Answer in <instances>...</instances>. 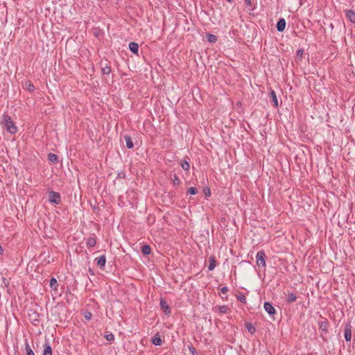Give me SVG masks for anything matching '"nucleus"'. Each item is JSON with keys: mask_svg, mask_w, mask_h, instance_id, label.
Segmentation results:
<instances>
[{"mask_svg": "<svg viewBox=\"0 0 355 355\" xmlns=\"http://www.w3.org/2000/svg\"><path fill=\"white\" fill-rule=\"evenodd\" d=\"M1 125H3L10 134H15L17 132V128L11 120V118L8 115H3L1 121Z\"/></svg>", "mask_w": 355, "mask_h": 355, "instance_id": "nucleus-1", "label": "nucleus"}, {"mask_svg": "<svg viewBox=\"0 0 355 355\" xmlns=\"http://www.w3.org/2000/svg\"><path fill=\"white\" fill-rule=\"evenodd\" d=\"M49 200L51 203L59 204L61 201V197L59 193L50 191L48 193Z\"/></svg>", "mask_w": 355, "mask_h": 355, "instance_id": "nucleus-2", "label": "nucleus"}, {"mask_svg": "<svg viewBox=\"0 0 355 355\" xmlns=\"http://www.w3.org/2000/svg\"><path fill=\"white\" fill-rule=\"evenodd\" d=\"M265 257H266V255L263 251H259L257 253V255H256L257 264L259 267L265 266V265H266Z\"/></svg>", "mask_w": 355, "mask_h": 355, "instance_id": "nucleus-3", "label": "nucleus"}, {"mask_svg": "<svg viewBox=\"0 0 355 355\" xmlns=\"http://www.w3.org/2000/svg\"><path fill=\"white\" fill-rule=\"evenodd\" d=\"M263 308L265 311L270 315H274L276 312L275 308L270 302H265L263 304Z\"/></svg>", "mask_w": 355, "mask_h": 355, "instance_id": "nucleus-4", "label": "nucleus"}, {"mask_svg": "<svg viewBox=\"0 0 355 355\" xmlns=\"http://www.w3.org/2000/svg\"><path fill=\"white\" fill-rule=\"evenodd\" d=\"M346 17L353 24H355V12L352 10L345 11Z\"/></svg>", "mask_w": 355, "mask_h": 355, "instance_id": "nucleus-5", "label": "nucleus"}, {"mask_svg": "<svg viewBox=\"0 0 355 355\" xmlns=\"http://www.w3.org/2000/svg\"><path fill=\"white\" fill-rule=\"evenodd\" d=\"M286 27V21L284 19H280L277 24V29L279 32H282Z\"/></svg>", "mask_w": 355, "mask_h": 355, "instance_id": "nucleus-6", "label": "nucleus"}, {"mask_svg": "<svg viewBox=\"0 0 355 355\" xmlns=\"http://www.w3.org/2000/svg\"><path fill=\"white\" fill-rule=\"evenodd\" d=\"M270 101L275 107L278 106V100L275 91L271 90L270 92Z\"/></svg>", "mask_w": 355, "mask_h": 355, "instance_id": "nucleus-7", "label": "nucleus"}, {"mask_svg": "<svg viewBox=\"0 0 355 355\" xmlns=\"http://www.w3.org/2000/svg\"><path fill=\"white\" fill-rule=\"evenodd\" d=\"M214 309L219 313H225L227 312L228 307L227 306H216Z\"/></svg>", "mask_w": 355, "mask_h": 355, "instance_id": "nucleus-8", "label": "nucleus"}, {"mask_svg": "<svg viewBox=\"0 0 355 355\" xmlns=\"http://www.w3.org/2000/svg\"><path fill=\"white\" fill-rule=\"evenodd\" d=\"M286 295H287L286 302L288 303H292L297 300V297L293 293L288 291Z\"/></svg>", "mask_w": 355, "mask_h": 355, "instance_id": "nucleus-9", "label": "nucleus"}, {"mask_svg": "<svg viewBox=\"0 0 355 355\" xmlns=\"http://www.w3.org/2000/svg\"><path fill=\"white\" fill-rule=\"evenodd\" d=\"M129 49L132 53L137 54L139 51V45L135 42H130L129 44Z\"/></svg>", "mask_w": 355, "mask_h": 355, "instance_id": "nucleus-10", "label": "nucleus"}, {"mask_svg": "<svg viewBox=\"0 0 355 355\" xmlns=\"http://www.w3.org/2000/svg\"><path fill=\"white\" fill-rule=\"evenodd\" d=\"M43 355H52L51 347L48 344L44 345Z\"/></svg>", "mask_w": 355, "mask_h": 355, "instance_id": "nucleus-11", "label": "nucleus"}, {"mask_svg": "<svg viewBox=\"0 0 355 355\" xmlns=\"http://www.w3.org/2000/svg\"><path fill=\"white\" fill-rule=\"evenodd\" d=\"M124 138H125L127 148H132L134 145H133V142L131 139V137L130 136H125Z\"/></svg>", "mask_w": 355, "mask_h": 355, "instance_id": "nucleus-12", "label": "nucleus"}, {"mask_svg": "<svg viewBox=\"0 0 355 355\" xmlns=\"http://www.w3.org/2000/svg\"><path fill=\"white\" fill-rule=\"evenodd\" d=\"M352 338V331L349 328H346L345 329V338L346 341H350Z\"/></svg>", "mask_w": 355, "mask_h": 355, "instance_id": "nucleus-13", "label": "nucleus"}, {"mask_svg": "<svg viewBox=\"0 0 355 355\" xmlns=\"http://www.w3.org/2000/svg\"><path fill=\"white\" fill-rule=\"evenodd\" d=\"M105 262H106L105 257V256H101V257H100L98 258V261H97V264L101 268H102V267H104V266L105 264Z\"/></svg>", "mask_w": 355, "mask_h": 355, "instance_id": "nucleus-14", "label": "nucleus"}, {"mask_svg": "<svg viewBox=\"0 0 355 355\" xmlns=\"http://www.w3.org/2000/svg\"><path fill=\"white\" fill-rule=\"evenodd\" d=\"M142 253L145 255H148L150 253L151 249L150 247L148 245H145L141 248Z\"/></svg>", "mask_w": 355, "mask_h": 355, "instance_id": "nucleus-15", "label": "nucleus"}, {"mask_svg": "<svg viewBox=\"0 0 355 355\" xmlns=\"http://www.w3.org/2000/svg\"><path fill=\"white\" fill-rule=\"evenodd\" d=\"M209 261H210V263H209V270H213L215 268L216 266L214 257H209Z\"/></svg>", "mask_w": 355, "mask_h": 355, "instance_id": "nucleus-16", "label": "nucleus"}, {"mask_svg": "<svg viewBox=\"0 0 355 355\" xmlns=\"http://www.w3.org/2000/svg\"><path fill=\"white\" fill-rule=\"evenodd\" d=\"M160 305L162 309L165 311V313L170 311L169 306H168L167 303L165 301L162 300L160 302Z\"/></svg>", "mask_w": 355, "mask_h": 355, "instance_id": "nucleus-17", "label": "nucleus"}, {"mask_svg": "<svg viewBox=\"0 0 355 355\" xmlns=\"http://www.w3.org/2000/svg\"><path fill=\"white\" fill-rule=\"evenodd\" d=\"M207 39L209 42H212V43L216 42L217 40L216 37L214 35L211 34V33H209L207 35Z\"/></svg>", "mask_w": 355, "mask_h": 355, "instance_id": "nucleus-18", "label": "nucleus"}, {"mask_svg": "<svg viewBox=\"0 0 355 355\" xmlns=\"http://www.w3.org/2000/svg\"><path fill=\"white\" fill-rule=\"evenodd\" d=\"M96 244V239L94 238H89L87 241V245L88 247H94Z\"/></svg>", "mask_w": 355, "mask_h": 355, "instance_id": "nucleus-19", "label": "nucleus"}, {"mask_svg": "<svg viewBox=\"0 0 355 355\" xmlns=\"http://www.w3.org/2000/svg\"><path fill=\"white\" fill-rule=\"evenodd\" d=\"M245 326H246V328H247L248 331L250 334H253L255 332L256 329H255V327L252 324L248 323V324H246Z\"/></svg>", "mask_w": 355, "mask_h": 355, "instance_id": "nucleus-20", "label": "nucleus"}, {"mask_svg": "<svg viewBox=\"0 0 355 355\" xmlns=\"http://www.w3.org/2000/svg\"><path fill=\"white\" fill-rule=\"evenodd\" d=\"M153 343L155 345L159 346L162 345V340L160 337L156 336L153 339Z\"/></svg>", "mask_w": 355, "mask_h": 355, "instance_id": "nucleus-21", "label": "nucleus"}, {"mask_svg": "<svg viewBox=\"0 0 355 355\" xmlns=\"http://www.w3.org/2000/svg\"><path fill=\"white\" fill-rule=\"evenodd\" d=\"M50 286L54 290H57L58 282L55 278H52L50 281Z\"/></svg>", "mask_w": 355, "mask_h": 355, "instance_id": "nucleus-22", "label": "nucleus"}, {"mask_svg": "<svg viewBox=\"0 0 355 355\" xmlns=\"http://www.w3.org/2000/svg\"><path fill=\"white\" fill-rule=\"evenodd\" d=\"M49 160L51 162H55L58 160V156L53 153H49L48 155Z\"/></svg>", "mask_w": 355, "mask_h": 355, "instance_id": "nucleus-23", "label": "nucleus"}, {"mask_svg": "<svg viewBox=\"0 0 355 355\" xmlns=\"http://www.w3.org/2000/svg\"><path fill=\"white\" fill-rule=\"evenodd\" d=\"M181 166L184 171H189L190 168V164L187 161L182 162Z\"/></svg>", "mask_w": 355, "mask_h": 355, "instance_id": "nucleus-24", "label": "nucleus"}, {"mask_svg": "<svg viewBox=\"0 0 355 355\" xmlns=\"http://www.w3.org/2000/svg\"><path fill=\"white\" fill-rule=\"evenodd\" d=\"M26 355H35V354L33 353V350L31 349L28 343L26 345Z\"/></svg>", "mask_w": 355, "mask_h": 355, "instance_id": "nucleus-25", "label": "nucleus"}, {"mask_svg": "<svg viewBox=\"0 0 355 355\" xmlns=\"http://www.w3.org/2000/svg\"><path fill=\"white\" fill-rule=\"evenodd\" d=\"M197 192H198V190H197V189H196V188H195V187H191V188H189V190H188V193H189V194H191V195H195V194H196V193H197Z\"/></svg>", "mask_w": 355, "mask_h": 355, "instance_id": "nucleus-26", "label": "nucleus"}, {"mask_svg": "<svg viewBox=\"0 0 355 355\" xmlns=\"http://www.w3.org/2000/svg\"><path fill=\"white\" fill-rule=\"evenodd\" d=\"M105 338L109 341H112L114 339V336L112 334H108L105 336Z\"/></svg>", "mask_w": 355, "mask_h": 355, "instance_id": "nucleus-27", "label": "nucleus"}, {"mask_svg": "<svg viewBox=\"0 0 355 355\" xmlns=\"http://www.w3.org/2000/svg\"><path fill=\"white\" fill-rule=\"evenodd\" d=\"M320 329L327 331V324L326 322H322L320 327Z\"/></svg>", "mask_w": 355, "mask_h": 355, "instance_id": "nucleus-28", "label": "nucleus"}, {"mask_svg": "<svg viewBox=\"0 0 355 355\" xmlns=\"http://www.w3.org/2000/svg\"><path fill=\"white\" fill-rule=\"evenodd\" d=\"M204 192H205V194L206 197L210 196L211 191H210L209 189H208V188L205 189H204Z\"/></svg>", "mask_w": 355, "mask_h": 355, "instance_id": "nucleus-29", "label": "nucleus"}, {"mask_svg": "<svg viewBox=\"0 0 355 355\" xmlns=\"http://www.w3.org/2000/svg\"><path fill=\"white\" fill-rule=\"evenodd\" d=\"M227 291H228L227 288L225 286V287H223V288L220 289V293H221V294H223V295H226V294H227Z\"/></svg>", "mask_w": 355, "mask_h": 355, "instance_id": "nucleus-30", "label": "nucleus"}, {"mask_svg": "<svg viewBox=\"0 0 355 355\" xmlns=\"http://www.w3.org/2000/svg\"><path fill=\"white\" fill-rule=\"evenodd\" d=\"M27 88L30 91H33L34 89V86L31 83H28Z\"/></svg>", "mask_w": 355, "mask_h": 355, "instance_id": "nucleus-31", "label": "nucleus"}, {"mask_svg": "<svg viewBox=\"0 0 355 355\" xmlns=\"http://www.w3.org/2000/svg\"><path fill=\"white\" fill-rule=\"evenodd\" d=\"M173 183H174L175 184H178L180 183V180H179V178H178V176H177V175H175V176H174Z\"/></svg>", "mask_w": 355, "mask_h": 355, "instance_id": "nucleus-32", "label": "nucleus"}, {"mask_svg": "<svg viewBox=\"0 0 355 355\" xmlns=\"http://www.w3.org/2000/svg\"><path fill=\"white\" fill-rule=\"evenodd\" d=\"M303 52H304V51H303V50H302V49H299V50H297V55L302 56V54H303Z\"/></svg>", "mask_w": 355, "mask_h": 355, "instance_id": "nucleus-33", "label": "nucleus"}, {"mask_svg": "<svg viewBox=\"0 0 355 355\" xmlns=\"http://www.w3.org/2000/svg\"><path fill=\"white\" fill-rule=\"evenodd\" d=\"M103 72L105 73H109L110 72V69L109 67H107L105 69H103Z\"/></svg>", "mask_w": 355, "mask_h": 355, "instance_id": "nucleus-34", "label": "nucleus"}, {"mask_svg": "<svg viewBox=\"0 0 355 355\" xmlns=\"http://www.w3.org/2000/svg\"><path fill=\"white\" fill-rule=\"evenodd\" d=\"M91 318H92V314L90 313L85 315V318L87 320H89V319H91Z\"/></svg>", "mask_w": 355, "mask_h": 355, "instance_id": "nucleus-35", "label": "nucleus"}, {"mask_svg": "<svg viewBox=\"0 0 355 355\" xmlns=\"http://www.w3.org/2000/svg\"><path fill=\"white\" fill-rule=\"evenodd\" d=\"M248 5H251V0H245V7H247Z\"/></svg>", "mask_w": 355, "mask_h": 355, "instance_id": "nucleus-36", "label": "nucleus"}, {"mask_svg": "<svg viewBox=\"0 0 355 355\" xmlns=\"http://www.w3.org/2000/svg\"><path fill=\"white\" fill-rule=\"evenodd\" d=\"M239 300H240L241 302H243V300H244V297H240Z\"/></svg>", "mask_w": 355, "mask_h": 355, "instance_id": "nucleus-37", "label": "nucleus"}, {"mask_svg": "<svg viewBox=\"0 0 355 355\" xmlns=\"http://www.w3.org/2000/svg\"><path fill=\"white\" fill-rule=\"evenodd\" d=\"M3 252L2 247L0 245V254Z\"/></svg>", "mask_w": 355, "mask_h": 355, "instance_id": "nucleus-38", "label": "nucleus"}, {"mask_svg": "<svg viewBox=\"0 0 355 355\" xmlns=\"http://www.w3.org/2000/svg\"><path fill=\"white\" fill-rule=\"evenodd\" d=\"M330 28H334V26H333V24H332L330 25Z\"/></svg>", "mask_w": 355, "mask_h": 355, "instance_id": "nucleus-39", "label": "nucleus"}, {"mask_svg": "<svg viewBox=\"0 0 355 355\" xmlns=\"http://www.w3.org/2000/svg\"><path fill=\"white\" fill-rule=\"evenodd\" d=\"M228 1H232V0H227Z\"/></svg>", "mask_w": 355, "mask_h": 355, "instance_id": "nucleus-40", "label": "nucleus"}]
</instances>
